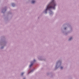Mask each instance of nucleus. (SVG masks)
I'll return each mask as SVG.
<instances>
[{"label": "nucleus", "instance_id": "6", "mask_svg": "<svg viewBox=\"0 0 79 79\" xmlns=\"http://www.w3.org/2000/svg\"><path fill=\"white\" fill-rule=\"evenodd\" d=\"M23 74H24V73H23L21 74V75L23 76Z\"/></svg>", "mask_w": 79, "mask_h": 79}, {"label": "nucleus", "instance_id": "11", "mask_svg": "<svg viewBox=\"0 0 79 79\" xmlns=\"http://www.w3.org/2000/svg\"><path fill=\"white\" fill-rule=\"evenodd\" d=\"M31 72H29V73H31Z\"/></svg>", "mask_w": 79, "mask_h": 79}, {"label": "nucleus", "instance_id": "7", "mask_svg": "<svg viewBox=\"0 0 79 79\" xmlns=\"http://www.w3.org/2000/svg\"><path fill=\"white\" fill-rule=\"evenodd\" d=\"M60 69H63V67H60Z\"/></svg>", "mask_w": 79, "mask_h": 79}, {"label": "nucleus", "instance_id": "3", "mask_svg": "<svg viewBox=\"0 0 79 79\" xmlns=\"http://www.w3.org/2000/svg\"><path fill=\"white\" fill-rule=\"evenodd\" d=\"M12 6H15V4H14V3H12Z\"/></svg>", "mask_w": 79, "mask_h": 79}, {"label": "nucleus", "instance_id": "8", "mask_svg": "<svg viewBox=\"0 0 79 79\" xmlns=\"http://www.w3.org/2000/svg\"><path fill=\"white\" fill-rule=\"evenodd\" d=\"M3 48V47H2L1 48Z\"/></svg>", "mask_w": 79, "mask_h": 79}, {"label": "nucleus", "instance_id": "9", "mask_svg": "<svg viewBox=\"0 0 79 79\" xmlns=\"http://www.w3.org/2000/svg\"><path fill=\"white\" fill-rule=\"evenodd\" d=\"M34 61H35V60H34Z\"/></svg>", "mask_w": 79, "mask_h": 79}, {"label": "nucleus", "instance_id": "4", "mask_svg": "<svg viewBox=\"0 0 79 79\" xmlns=\"http://www.w3.org/2000/svg\"><path fill=\"white\" fill-rule=\"evenodd\" d=\"M32 3H35V1H32Z\"/></svg>", "mask_w": 79, "mask_h": 79}, {"label": "nucleus", "instance_id": "2", "mask_svg": "<svg viewBox=\"0 0 79 79\" xmlns=\"http://www.w3.org/2000/svg\"><path fill=\"white\" fill-rule=\"evenodd\" d=\"M32 65H33V63H31V64L29 66L30 68H31V66H32Z\"/></svg>", "mask_w": 79, "mask_h": 79}, {"label": "nucleus", "instance_id": "1", "mask_svg": "<svg viewBox=\"0 0 79 79\" xmlns=\"http://www.w3.org/2000/svg\"><path fill=\"white\" fill-rule=\"evenodd\" d=\"M56 5V4L54 1V0H53L52 1V2L50 3V4L47 6V8L44 11L45 13H47V11L48 10H49L50 8H53V9H55V6Z\"/></svg>", "mask_w": 79, "mask_h": 79}, {"label": "nucleus", "instance_id": "5", "mask_svg": "<svg viewBox=\"0 0 79 79\" xmlns=\"http://www.w3.org/2000/svg\"><path fill=\"white\" fill-rule=\"evenodd\" d=\"M71 39H72V37H71L69 39V40H71Z\"/></svg>", "mask_w": 79, "mask_h": 79}, {"label": "nucleus", "instance_id": "10", "mask_svg": "<svg viewBox=\"0 0 79 79\" xmlns=\"http://www.w3.org/2000/svg\"><path fill=\"white\" fill-rule=\"evenodd\" d=\"M65 29H66V28H65Z\"/></svg>", "mask_w": 79, "mask_h": 79}]
</instances>
